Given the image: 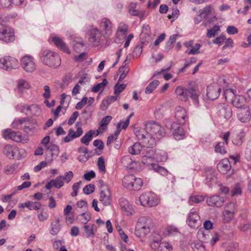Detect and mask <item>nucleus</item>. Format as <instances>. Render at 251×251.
I'll list each match as a JSON object with an SVG mask.
<instances>
[{"instance_id": "f257e3e1", "label": "nucleus", "mask_w": 251, "mask_h": 251, "mask_svg": "<svg viewBox=\"0 0 251 251\" xmlns=\"http://www.w3.org/2000/svg\"><path fill=\"white\" fill-rule=\"evenodd\" d=\"M40 59L44 65L53 68H58L61 63L58 54L50 50H42L39 55Z\"/></svg>"}, {"instance_id": "f03ea898", "label": "nucleus", "mask_w": 251, "mask_h": 251, "mask_svg": "<svg viewBox=\"0 0 251 251\" xmlns=\"http://www.w3.org/2000/svg\"><path fill=\"white\" fill-rule=\"evenodd\" d=\"M153 226L152 219L148 216L140 217L135 229V234L138 237H144L150 233Z\"/></svg>"}, {"instance_id": "7ed1b4c3", "label": "nucleus", "mask_w": 251, "mask_h": 251, "mask_svg": "<svg viewBox=\"0 0 251 251\" xmlns=\"http://www.w3.org/2000/svg\"><path fill=\"white\" fill-rule=\"evenodd\" d=\"M136 203L144 207L155 206L158 203L157 196L153 193L146 192L143 193L136 200Z\"/></svg>"}, {"instance_id": "20e7f679", "label": "nucleus", "mask_w": 251, "mask_h": 251, "mask_svg": "<svg viewBox=\"0 0 251 251\" xmlns=\"http://www.w3.org/2000/svg\"><path fill=\"white\" fill-rule=\"evenodd\" d=\"M100 189V201L105 206H109L112 203V195L109 187L104 181L100 179L99 181Z\"/></svg>"}, {"instance_id": "39448f33", "label": "nucleus", "mask_w": 251, "mask_h": 251, "mask_svg": "<svg viewBox=\"0 0 251 251\" xmlns=\"http://www.w3.org/2000/svg\"><path fill=\"white\" fill-rule=\"evenodd\" d=\"M145 130L148 133L158 139L165 134L164 128L160 125L153 121L149 122L145 125Z\"/></svg>"}, {"instance_id": "423d86ee", "label": "nucleus", "mask_w": 251, "mask_h": 251, "mask_svg": "<svg viewBox=\"0 0 251 251\" xmlns=\"http://www.w3.org/2000/svg\"><path fill=\"white\" fill-rule=\"evenodd\" d=\"M19 66L18 60L10 56H5L0 59V68L7 71L17 69Z\"/></svg>"}, {"instance_id": "0eeeda50", "label": "nucleus", "mask_w": 251, "mask_h": 251, "mask_svg": "<svg viewBox=\"0 0 251 251\" xmlns=\"http://www.w3.org/2000/svg\"><path fill=\"white\" fill-rule=\"evenodd\" d=\"M3 137L6 139H11L17 142L26 143L28 142V139L27 135L23 136L20 131H12L10 129H7L4 130L3 133Z\"/></svg>"}, {"instance_id": "6e6552de", "label": "nucleus", "mask_w": 251, "mask_h": 251, "mask_svg": "<svg viewBox=\"0 0 251 251\" xmlns=\"http://www.w3.org/2000/svg\"><path fill=\"white\" fill-rule=\"evenodd\" d=\"M86 32L89 34V41L94 46H98L100 44L102 32L97 27L90 25L87 27Z\"/></svg>"}, {"instance_id": "1a4fd4ad", "label": "nucleus", "mask_w": 251, "mask_h": 251, "mask_svg": "<svg viewBox=\"0 0 251 251\" xmlns=\"http://www.w3.org/2000/svg\"><path fill=\"white\" fill-rule=\"evenodd\" d=\"M224 95L226 99L228 96H234V99L232 100L233 105L237 108L241 109L246 103L245 98L240 95L235 96L233 90L231 89H226L224 92Z\"/></svg>"}, {"instance_id": "9d476101", "label": "nucleus", "mask_w": 251, "mask_h": 251, "mask_svg": "<svg viewBox=\"0 0 251 251\" xmlns=\"http://www.w3.org/2000/svg\"><path fill=\"white\" fill-rule=\"evenodd\" d=\"M182 124L180 122H169L166 124L167 127L170 128L172 132L175 139L179 140L183 139L184 136V131L183 127L180 126Z\"/></svg>"}, {"instance_id": "9b49d317", "label": "nucleus", "mask_w": 251, "mask_h": 251, "mask_svg": "<svg viewBox=\"0 0 251 251\" xmlns=\"http://www.w3.org/2000/svg\"><path fill=\"white\" fill-rule=\"evenodd\" d=\"M0 40L5 43L13 42L15 40L13 29L8 26L0 27Z\"/></svg>"}, {"instance_id": "f8f14e48", "label": "nucleus", "mask_w": 251, "mask_h": 251, "mask_svg": "<svg viewBox=\"0 0 251 251\" xmlns=\"http://www.w3.org/2000/svg\"><path fill=\"white\" fill-rule=\"evenodd\" d=\"M113 23L106 17L103 18L100 23V27L105 37H108L113 32Z\"/></svg>"}, {"instance_id": "ddd939ff", "label": "nucleus", "mask_w": 251, "mask_h": 251, "mask_svg": "<svg viewBox=\"0 0 251 251\" xmlns=\"http://www.w3.org/2000/svg\"><path fill=\"white\" fill-rule=\"evenodd\" d=\"M23 68L27 72H32L35 69V64L33 57L30 55H25L21 59Z\"/></svg>"}, {"instance_id": "4468645a", "label": "nucleus", "mask_w": 251, "mask_h": 251, "mask_svg": "<svg viewBox=\"0 0 251 251\" xmlns=\"http://www.w3.org/2000/svg\"><path fill=\"white\" fill-rule=\"evenodd\" d=\"M119 204L121 209L125 215L130 216L133 214L134 211L128 201L124 198L119 200Z\"/></svg>"}, {"instance_id": "2eb2a0df", "label": "nucleus", "mask_w": 251, "mask_h": 251, "mask_svg": "<svg viewBox=\"0 0 251 251\" xmlns=\"http://www.w3.org/2000/svg\"><path fill=\"white\" fill-rule=\"evenodd\" d=\"M221 91L218 85H210L207 87L206 95L209 100H214L219 97Z\"/></svg>"}, {"instance_id": "dca6fc26", "label": "nucleus", "mask_w": 251, "mask_h": 251, "mask_svg": "<svg viewBox=\"0 0 251 251\" xmlns=\"http://www.w3.org/2000/svg\"><path fill=\"white\" fill-rule=\"evenodd\" d=\"M237 116L238 119L242 123L250 122L251 120V110L250 107L246 106L239 109L237 112Z\"/></svg>"}, {"instance_id": "f3484780", "label": "nucleus", "mask_w": 251, "mask_h": 251, "mask_svg": "<svg viewBox=\"0 0 251 251\" xmlns=\"http://www.w3.org/2000/svg\"><path fill=\"white\" fill-rule=\"evenodd\" d=\"M159 239L158 241L155 240L153 243L151 244L152 249L157 251H172L173 250L172 246L168 242H163L159 243Z\"/></svg>"}, {"instance_id": "a211bd4d", "label": "nucleus", "mask_w": 251, "mask_h": 251, "mask_svg": "<svg viewBox=\"0 0 251 251\" xmlns=\"http://www.w3.org/2000/svg\"><path fill=\"white\" fill-rule=\"evenodd\" d=\"M83 132V129L81 127H78L75 131L73 128H70L67 135L63 138V141L65 143L70 142L74 139L79 137Z\"/></svg>"}, {"instance_id": "6ab92c4d", "label": "nucleus", "mask_w": 251, "mask_h": 251, "mask_svg": "<svg viewBox=\"0 0 251 251\" xmlns=\"http://www.w3.org/2000/svg\"><path fill=\"white\" fill-rule=\"evenodd\" d=\"M188 225L192 227H197L200 225V217L196 212L191 210L188 217Z\"/></svg>"}, {"instance_id": "aec40b11", "label": "nucleus", "mask_w": 251, "mask_h": 251, "mask_svg": "<svg viewBox=\"0 0 251 251\" xmlns=\"http://www.w3.org/2000/svg\"><path fill=\"white\" fill-rule=\"evenodd\" d=\"M218 109L220 116L224 117L226 119H229L231 117V108L228 104L221 103L218 105Z\"/></svg>"}, {"instance_id": "412c9836", "label": "nucleus", "mask_w": 251, "mask_h": 251, "mask_svg": "<svg viewBox=\"0 0 251 251\" xmlns=\"http://www.w3.org/2000/svg\"><path fill=\"white\" fill-rule=\"evenodd\" d=\"M175 117L180 124H185L188 119L186 110L181 106L176 107Z\"/></svg>"}, {"instance_id": "4be33fe9", "label": "nucleus", "mask_w": 251, "mask_h": 251, "mask_svg": "<svg viewBox=\"0 0 251 251\" xmlns=\"http://www.w3.org/2000/svg\"><path fill=\"white\" fill-rule=\"evenodd\" d=\"M188 98L189 97L195 104H199V98L201 92L196 88L189 87L187 88Z\"/></svg>"}, {"instance_id": "5701e85b", "label": "nucleus", "mask_w": 251, "mask_h": 251, "mask_svg": "<svg viewBox=\"0 0 251 251\" xmlns=\"http://www.w3.org/2000/svg\"><path fill=\"white\" fill-rule=\"evenodd\" d=\"M224 201V199L217 195L213 196L206 200V202L209 206L216 207L222 206Z\"/></svg>"}, {"instance_id": "b1692460", "label": "nucleus", "mask_w": 251, "mask_h": 251, "mask_svg": "<svg viewBox=\"0 0 251 251\" xmlns=\"http://www.w3.org/2000/svg\"><path fill=\"white\" fill-rule=\"evenodd\" d=\"M217 169L222 174H226L231 169L230 162L227 159H224L217 164Z\"/></svg>"}, {"instance_id": "393cba45", "label": "nucleus", "mask_w": 251, "mask_h": 251, "mask_svg": "<svg viewBox=\"0 0 251 251\" xmlns=\"http://www.w3.org/2000/svg\"><path fill=\"white\" fill-rule=\"evenodd\" d=\"M128 31V26L124 22H121L119 24L118 26L116 32L117 38L121 39L125 38Z\"/></svg>"}, {"instance_id": "a878e982", "label": "nucleus", "mask_w": 251, "mask_h": 251, "mask_svg": "<svg viewBox=\"0 0 251 251\" xmlns=\"http://www.w3.org/2000/svg\"><path fill=\"white\" fill-rule=\"evenodd\" d=\"M177 99L182 101L188 100L187 88L182 86H177L175 90Z\"/></svg>"}, {"instance_id": "bb28decb", "label": "nucleus", "mask_w": 251, "mask_h": 251, "mask_svg": "<svg viewBox=\"0 0 251 251\" xmlns=\"http://www.w3.org/2000/svg\"><path fill=\"white\" fill-rule=\"evenodd\" d=\"M42 206V204L38 201H28L25 203H21L19 205L20 208H24L27 207L30 210H38Z\"/></svg>"}, {"instance_id": "cd10ccee", "label": "nucleus", "mask_w": 251, "mask_h": 251, "mask_svg": "<svg viewBox=\"0 0 251 251\" xmlns=\"http://www.w3.org/2000/svg\"><path fill=\"white\" fill-rule=\"evenodd\" d=\"M52 41L57 48H60V50L66 53H70V51L66 43L60 37L57 36L53 37H52Z\"/></svg>"}, {"instance_id": "c85d7f7f", "label": "nucleus", "mask_w": 251, "mask_h": 251, "mask_svg": "<svg viewBox=\"0 0 251 251\" xmlns=\"http://www.w3.org/2000/svg\"><path fill=\"white\" fill-rule=\"evenodd\" d=\"M51 230L50 233L51 235H56L60 230L61 226L60 224V220L58 217H55L54 220L50 224Z\"/></svg>"}, {"instance_id": "c756f323", "label": "nucleus", "mask_w": 251, "mask_h": 251, "mask_svg": "<svg viewBox=\"0 0 251 251\" xmlns=\"http://www.w3.org/2000/svg\"><path fill=\"white\" fill-rule=\"evenodd\" d=\"M136 3L131 2L129 7V13L132 16H138L140 18H142L145 15V11H140L136 9Z\"/></svg>"}, {"instance_id": "7c9ffc66", "label": "nucleus", "mask_w": 251, "mask_h": 251, "mask_svg": "<svg viewBox=\"0 0 251 251\" xmlns=\"http://www.w3.org/2000/svg\"><path fill=\"white\" fill-rule=\"evenodd\" d=\"M112 119V117L111 116H106L103 117L101 121L100 122L99 125V129H101L102 131H100L99 130H97V135H99L100 133H102L103 130H105L107 128V126L108 124L110 122Z\"/></svg>"}, {"instance_id": "2f4dec72", "label": "nucleus", "mask_w": 251, "mask_h": 251, "mask_svg": "<svg viewBox=\"0 0 251 251\" xmlns=\"http://www.w3.org/2000/svg\"><path fill=\"white\" fill-rule=\"evenodd\" d=\"M149 169L153 170L162 176H165L168 173V171L165 168L158 165L157 163H151L150 164Z\"/></svg>"}, {"instance_id": "473e14b6", "label": "nucleus", "mask_w": 251, "mask_h": 251, "mask_svg": "<svg viewBox=\"0 0 251 251\" xmlns=\"http://www.w3.org/2000/svg\"><path fill=\"white\" fill-rule=\"evenodd\" d=\"M143 141L147 148H153L156 145L155 137L153 135L148 133Z\"/></svg>"}, {"instance_id": "72a5a7b5", "label": "nucleus", "mask_w": 251, "mask_h": 251, "mask_svg": "<svg viewBox=\"0 0 251 251\" xmlns=\"http://www.w3.org/2000/svg\"><path fill=\"white\" fill-rule=\"evenodd\" d=\"M245 135V132L243 131L236 134L235 136L232 139V143L237 146L242 145L244 141Z\"/></svg>"}, {"instance_id": "f704fd0d", "label": "nucleus", "mask_w": 251, "mask_h": 251, "mask_svg": "<svg viewBox=\"0 0 251 251\" xmlns=\"http://www.w3.org/2000/svg\"><path fill=\"white\" fill-rule=\"evenodd\" d=\"M29 123V119L28 118H22L18 119H15L12 123V127L15 128L20 129L22 125L25 124V123Z\"/></svg>"}, {"instance_id": "c9c22d12", "label": "nucleus", "mask_w": 251, "mask_h": 251, "mask_svg": "<svg viewBox=\"0 0 251 251\" xmlns=\"http://www.w3.org/2000/svg\"><path fill=\"white\" fill-rule=\"evenodd\" d=\"M134 180V176L129 175L125 176L123 180V184L124 187L131 189L133 181Z\"/></svg>"}, {"instance_id": "e433bc0d", "label": "nucleus", "mask_w": 251, "mask_h": 251, "mask_svg": "<svg viewBox=\"0 0 251 251\" xmlns=\"http://www.w3.org/2000/svg\"><path fill=\"white\" fill-rule=\"evenodd\" d=\"M216 177L213 174V171L212 169H208L206 172V178L205 183H209L208 185H210L211 183L216 182Z\"/></svg>"}, {"instance_id": "4c0bfd02", "label": "nucleus", "mask_w": 251, "mask_h": 251, "mask_svg": "<svg viewBox=\"0 0 251 251\" xmlns=\"http://www.w3.org/2000/svg\"><path fill=\"white\" fill-rule=\"evenodd\" d=\"M35 107L36 105L33 104L31 105L20 104L17 105V109L22 113H25L26 115H28L30 114L29 112L32 110V109L35 108Z\"/></svg>"}, {"instance_id": "58836bf2", "label": "nucleus", "mask_w": 251, "mask_h": 251, "mask_svg": "<svg viewBox=\"0 0 251 251\" xmlns=\"http://www.w3.org/2000/svg\"><path fill=\"white\" fill-rule=\"evenodd\" d=\"M96 226L95 224L85 225L83 226V228L86 233L88 237H94L95 236L94 229Z\"/></svg>"}, {"instance_id": "ea45409f", "label": "nucleus", "mask_w": 251, "mask_h": 251, "mask_svg": "<svg viewBox=\"0 0 251 251\" xmlns=\"http://www.w3.org/2000/svg\"><path fill=\"white\" fill-rule=\"evenodd\" d=\"M142 150V146L139 143H135L132 146H130L128 149L129 153L136 155L140 153Z\"/></svg>"}, {"instance_id": "a19ab883", "label": "nucleus", "mask_w": 251, "mask_h": 251, "mask_svg": "<svg viewBox=\"0 0 251 251\" xmlns=\"http://www.w3.org/2000/svg\"><path fill=\"white\" fill-rule=\"evenodd\" d=\"M204 200V197L202 195H192L189 197L188 203L190 205H193L199 203L203 201Z\"/></svg>"}, {"instance_id": "79ce46f5", "label": "nucleus", "mask_w": 251, "mask_h": 251, "mask_svg": "<svg viewBox=\"0 0 251 251\" xmlns=\"http://www.w3.org/2000/svg\"><path fill=\"white\" fill-rule=\"evenodd\" d=\"M25 151L24 149L15 147L14 148L12 158L15 159L19 160L25 156Z\"/></svg>"}, {"instance_id": "37998d69", "label": "nucleus", "mask_w": 251, "mask_h": 251, "mask_svg": "<svg viewBox=\"0 0 251 251\" xmlns=\"http://www.w3.org/2000/svg\"><path fill=\"white\" fill-rule=\"evenodd\" d=\"M30 88L28 82L25 80L20 79L18 80L17 88L20 92L23 93L25 90Z\"/></svg>"}, {"instance_id": "c03bdc74", "label": "nucleus", "mask_w": 251, "mask_h": 251, "mask_svg": "<svg viewBox=\"0 0 251 251\" xmlns=\"http://www.w3.org/2000/svg\"><path fill=\"white\" fill-rule=\"evenodd\" d=\"M93 131L92 130H89L81 138L80 142L86 146L89 145L90 142L93 138Z\"/></svg>"}, {"instance_id": "a18cd8bd", "label": "nucleus", "mask_w": 251, "mask_h": 251, "mask_svg": "<svg viewBox=\"0 0 251 251\" xmlns=\"http://www.w3.org/2000/svg\"><path fill=\"white\" fill-rule=\"evenodd\" d=\"M159 82L158 80H154L147 86L145 89V93L147 94L151 93L158 86Z\"/></svg>"}, {"instance_id": "49530a36", "label": "nucleus", "mask_w": 251, "mask_h": 251, "mask_svg": "<svg viewBox=\"0 0 251 251\" xmlns=\"http://www.w3.org/2000/svg\"><path fill=\"white\" fill-rule=\"evenodd\" d=\"M126 60H125L124 62V64L122 67H121L119 68V71L120 72H122L121 74L120 75V76L119 77V78L118 79V82L120 81H121L123 80L126 76V75L128 73L129 71V69L128 67L126 66Z\"/></svg>"}, {"instance_id": "de8ad7c7", "label": "nucleus", "mask_w": 251, "mask_h": 251, "mask_svg": "<svg viewBox=\"0 0 251 251\" xmlns=\"http://www.w3.org/2000/svg\"><path fill=\"white\" fill-rule=\"evenodd\" d=\"M168 158L167 153L164 151H156V153L155 154V159L157 160L158 161L163 162L165 161Z\"/></svg>"}, {"instance_id": "09e8293b", "label": "nucleus", "mask_w": 251, "mask_h": 251, "mask_svg": "<svg viewBox=\"0 0 251 251\" xmlns=\"http://www.w3.org/2000/svg\"><path fill=\"white\" fill-rule=\"evenodd\" d=\"M107 83L108 81L106 80V79H103L101 83H98L94 86V87L92 89V92L94 93H97L100 90H103L104 88L107 85Z\"/></svg>"}, {"instance_id": "8fccbe9b", "label": "nucleus", "mask_w": 251, "mask_h": 251, "mask_svg": "<svg viewBox=\"0 0 251 251\" xmlns=\"http://www.w3.org/2000/svg\"><path fill=\"white\" fill-rule=\"evenodd\" d=\"M239 228L242 231H247L251 229V223L249 221H246L244 220L240 222L239 226Z\"/></svg>"}, {"instance_id": "3c124183", "label": "nucleus", "mask_w": 251, "mask_h": 251, "mask_svg": "<svg viewBox=\"0 0 251 251\" xmlns=\"http://www.w3.org/2000/svg\"><path fill=\"white\" fill-rule=\"evenodd\" d=\"M220 30V26L217 25H215L211 28L207 29L206 36L209 38L213 37L216 35L217 32H218Z\"/></svg>"}, {"instance_id": "603ef678", "label": "nucleus", "mask_w": 251, "mask_h": 251, "mask_svg": "<svg viewBox=\"0 0 251 251\" xmlns=\"http://www.w3.org/2000/svg\"><path fill=\"white\" fill-rule=\"evenodd\" d=\"M35 122H31L29 120V123H25L23 128L24 131L27 134H30L31 131L35 128Z\"/></svg>"}, {"instance_id": "864d4df0", "label": "nucleus", "mask_w": 251, "mask_h": 251, "mask_svg": "<svg viewBox=\"0 0 251 251\" xmlns=\"http://www.w3.org/2000/svg\"><path fill=\"white\" fill-rule=\"evenodd\" d=\"M46 148L49 152L53 153L52 154H53L54 156H58L59 150L57 145L50 144L48 146H46Z\"/></svg>"}, {"instance_id": "5fc2aeb1", "label": "nucleus", "mask_w": 251, "mask_h": 251, "mask_svg": "<svg viewBox=\"0 0 251 251\" xmlns=\"http://www.w3.org/2000/svg\"><path fill=\"white\" fill-rule=\"evenodd\" d=\"M62 178V176H59L55 179H52V182H53V186L55 188L59 189L64 185V182L63 181Z\"/></svg>"}, {"instance_id": "6e6d98bb", "label": "nucleus", "mask_w": 251, "mask_h": 251, "mask_svg": "<svg viewBox=\"0 0 251 251\" xmlns=\"http://www.w3.org/2000/svg\"><path fill=\"white\" fill-rule=\"evenodd\" d=\"M15 147L12 146L10 145H6L3 149V153L4 154L6 155L7 157H8L9 158H11L12 157V156H13V151H14V148Z\"/></svg>"}, {"instance_id": "4d7b16f0", "label": "nucleus", "mask_w": 251, "mask_h": 251, "mask_svg": "<svg viewBox=\"0 0 251 251\" xmlns=\"http://www.w3.org/2000/svg\"><path fill=\"white\" fill-rule=\"evenodd\" d=\"M143 181L141 178L136 177L134 176V180L133 181L131 189L133 190H138L142 186Z\"/></svg>"}, {"instance_id": "13d9d810", "label": "nucleus", "mask_w": 251, "mask_h": 251, "mask_svg": "<svg viewBox=\"0 0 251 251\" xmlns=\"http://www.w3.org/2000/svg\"><path fill=\"white\" fill-rule=\"evenodd\" d=\"M135 134L138 140H143L144 141L147 136V134H148V132L144 129H136Z\"/></svg>"}, {"instance_id": "bf43d9fd", "label": "nucleus", "mask_w": 251, "mask_h": 251, "mask_svg": "<svg viewBox=\"0 0 251 251\" xmlns=\"http://www.w3.org/2000/svg\"><path fill=\"white\" fill-rule=\"evenodd\" d=\"M234 213L230 212L229 210H224L223 212V221L225 223L230 222L234 217Z\"/></svg>"}, {"instance_id": "052dcab7", "label": "nucleus", "mask_w": 251, "mask_h": 251, "mask_svg": "<svg viewBox=\"0 0 251 251\" xmlns=\"http://www.w3.org/2000/svg\"><path fill=\"white\" fill-rule=\"evenodd\" d=\"M212 11V7L211 5H207L202 9L200 13L202 15L204 19H206L207 17L210 14Z\"/></svg>"}, {"instance_id": "680f3d73", "label": "nucleus", "mask_w": 251, "mask_h": 251, "mask_svg": "<svg viewBox=\"0 0 251 251\" xmlns=\"http://www.w3.org/2000/svg\"><path fill=\"white\" fill-rule=\"evenodd\" d=\"M126 85L125 84H119V82L114 86V94L115 95H119L121 92H122L126 88Z\"/></svg>"}, {"instance_id": "e2e57ef3", "label": "nucleus", "mask_w": 251, "mask_h": 251, "mask_svg": "<svg viewBox=\"0 0 251 251\" xmlns=\"http://www.w3.org/2000/svg\"><path fill=\"white\" fill-rule=\"evenodd\" d=\"M98 167L100 172L104 173L105 172V165L104 158L102 156L100 157L98 160Z\"/></svg>"}, {"instance_id": "0e129e2a", "label": "nucleus", "mask_w": 251, "mask_h": 251, "mask_svg": "<svg viewBox=\"0 0 251 251\" xmlns=\"http://www.w3.org/2000/svg\"><path fill=\"white\" fill-rule=\"evenodd\" d=\"M215 151L216 152H218L221 154H225L226 153V151L225 149L224 143H218L215 147Z\"/></svg>"}, {"instance_id": "69168bd1", "label": "nucleus", "mask_w": 251, "mask_h": 251, "mask_svg": "<svg viewBox=\"0 0 251 251\" xmlns=\"http://www.w3.org/2000/svg\"><path fill=\"white\" fill-rule=\"evenodd\" d=\"M242 193V189L240 184L237 183L231 190V195L233 197L235 195H240Z\"/></svg>"}, {"instance_id": "338daca9", "label": "nucleus", "mask_w": 251, "mask_h": 251, "mask_svg": "<svg viewBox=\"0 0 251 251\" xmlns=\"http://www.w3.org/2000/svg\"><path fill=\"white\" fill-rule=\"evenodd\" d=\"M166 231L170 236H175L178 233V229L173 226H168L166 228Z\"/></svg>"}, {"instance_id": "774afa93", "label": "nucleus", "mask_w": 251, "mask_h": 251, "mask_svg": "<svg viewBox=\"0 0 251 251\" xmlns=\"http://www.w3.org/2000/svg\"><path fill=\"white\" fill-rule=\"evenodd\" d=\"M245 157L250 161H251V140L249 141L245 152Z\"/></svg>"}]
</instances>
